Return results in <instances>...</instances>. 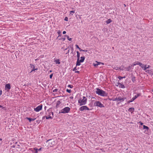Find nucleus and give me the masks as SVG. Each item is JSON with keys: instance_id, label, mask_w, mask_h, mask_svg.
Instances as JSON below:
<instances>
[{"instance_id": "nucleus-28", "label": "nucleus", "mask_w": 153, "mask_h": 153, "mask_svg": "<svg viewBox=\"0 0 153 153\" xmlns=\"http://www.w3.org/2000/svg\"><path fill=\"white\" fill-rule=\"evenodd\" d=\"M131 80L133 82H134L135 81V77L134 76H133L132 77Z\"/></svg>"}, {"instance_id": "nucleus-6", "label": "nucleus", "mask_w": 153, "mask_h": 153, "mask_svg": "<svg viewBox=\"0 0 153 153\" xmlns=\"http://www.w3.org/2000/svg\"><path fill=\"white\" fill-rule=\"evenodd\" d=\"M140 94H138L137 95H135L134 97L132 98L131 100H129L127 102L128 103H129L131 102H133L134 100L136 98H137L138 97L140 96Z\"/></svg>"}, {"instance_id": "nucleus-48", "label": "nucleus", "mask_w": 153, "mask_h": 153, "mask_svg": "<svg viewBox=\"0 0 153 153\" xmlns=\"http://www.w3.org/2000/svg\"><path fill=\"white\" fill-rule=\"evenodd\" d=\"M70 98L71 99H73V96H71L70 97Z\"/></svg>"}, {"instance_id": "nucleus-50", "label": "nucleus", "mask_w": 153, "mask_h": 153, "mask_svg": "<svg viewBox=\"0 0 153 153\" xmlns=\"http://www.w3.org/2000/svg\"><path fill=\"white\" fill-rule=\"evenodd\" d=\"M83 51H84L85 52H86L87 51L86 50H83Z\"/></svg>"}, {"instance_id": "nucleus-42", "label": "nucleus", "mask_w": 153, "mask_h": 153, "mask_svg": "<svg viewBox=\"0 0 153 153\" xmlns=\"http://www.w3.org/2000/svg\"><path fill=\"white\" fill-rule=\"evenodd\" d=\"M77 70V69L76 68V67H75V68H74L73 69V71H75V70Z\"/></svg>"}, {"instance_id": "nucleus-60", "label": "nucleus", "mask_w": 153, "mask_h": 153, "mask_svg": "<svg viewBox=\"0 0 153 153\" xmlns=\"http://www.w3.org/2000/svg\"><path fill=\"white\" fill-rule=\"evenodd\" d=\"M152 91L153 92V91Z\"/></svg>"}, {"instance_id": "nucleus-3", "label": "nucleus", "mask_w": 153, "mask_h": 153, "mask_svg": "<svg viewBox=\"0 0 153 153\" xmlns=\"http://www.w3.org/2000/svg\"><path fill=\"white\" fill-rule=\"evenodd\" d=\"M70 108L68 107H66L62 109L59 112V113H66L69 112L70 111Z\"/></svg>"}, {"instance_id": "nucleus-16", "label": "nucleus", "mask_w": 153, "mask_h": 153, "mask_svg": "<svg viewBox=\"0 0 153 153\" xmlns=\"http://www.w3.org/2000/svg\"><path fill=\"white\" fill-rule=\"evenodd\" d=\"M26 119L28 120L30 122H31L32 121H34L36 119V118L32 119L29 117H26Z\"/></svg>"}, {"instance_id": "nucleus-43", "label": "nucleus", "mask_w": 153, "mask_h": 153, "mask_svg": "<svg viewBox=\"0 0 153 153\" xmlns=\"http://www.w3.org/2000/svg\"><path fill=\"white\" fill-rule=\"evenodd\" d=\"M62 33L63 34H65L66 33V32L65 31H64Z\"/></svg>"}, {"instance_id": "nucleus-4", "label": "nucleus", "mask_w": 153, "mask_h": 153, "mask_svg": "<svg viewBox=\"0 0 153 153\" xmlns=\"http://www.w3.org/2000/svg\"><path fill=\"white\" fill-rule=\"evenodd\" d=\"M47 143H48L49 146L50 147H52L53 145H55L56 143L53 140H49L47 141Z\"/></svg>"}, {"instance_id": "nucleus-29", "label": "nucleus", "mask_w": 153, "mask_h": 153, "mask_svg": "<svg viewBox=\"0 0 153 153\" xmlns=\"http://www.w3.org/2000/svg\"><path fill=\"white\" fill-rule=\"evenodd\" d=\"M55 62L56 64H59L60 63L59 59L56 60Z\"/></svg>"}, {"instance_id": "nucleus-13", "label": "nucleus", "mask_w": 153, "mask_h": 153, "mask_svg": "<svg viewBox=\"0 0 153 153\" xmlns=\"http://www.w3.org/2000/svg\"><path fill=\"white\" fill-rule=\"evenodd\" d=\"M80 58H81L80 59H79V60L80 61V62H84V60H85V57H84V56H81L80 57Z\"/></svg>"}, {"instance_id": "nucleus-32", "label": "nucleus", "mask_w": 153, "mask_h": 153, "mask_svg": "<svg viewBox=\"0 0 153 153\" xmlns=\"http://www.w3.org/2000/svg\"><path fill=\"white\" fill-rule=\"evenodd\" d=\"M138 65H140V66L141 67V68H142V66H143V65H144L143 64H142V63H141L139 62V64Z\"/></svg>"}, {"instance_id": "nucleus-53", "label": "nucleus", "mask_w": 153, "mask_h": 153, "mask_svg": "<svg viewBox=\"0 0 153 153\" xmlns=\"http://www.w3.org/2000/svg\"><path fill=\"white\" fill-rule=\"evenodd\" d=\"M118 69H121L120 68H117V69H116V70H118Z\"/></svg>"}, {"instance_id": "nucleus-52", "label": "nucleus", "mask_w": 153, "mask_h": 153, "mask_svg": "<svg viewBox=\"0 0 153 153\" xmlns=\"http://www.w3.org/2000/svg\"><path fill=\"white\" fill-rule=\"evenodd\" d=\"M69 50H68V52L66 53V54H67L68 53H69Z\"/></svg>"}, {"instance_id": "nucleus-40", "label": "nucleus", "mask_w": 153, "mask_h": 153, "mask_svg": "<svg viewBox=\"0 0 153 153\" xmlns=\"http://www.w3.org/2000/svg\"><path fill=\"white\" fill-rule=\"evenodd\" d=\"M53 74H51L50 75V78L51 79L52 78V76H53Z\"/></svg>"}, {"instance_id": "nucleus-56", "label": "nucleus", "mask_w": 153, "mask_h": 153, "mask_svg": "<svg viewBox=\"0 0 153 153\" xmlns=\"http://www.w3.org/2000/svg\"><path fill=\"white\" fill-rule=\"evenodd\" d=\"M63 40H65V38H63Z\"/></svg>"}, {"instance_id": "nucleus-44", "label": "nucleus", "mask_w": 153, "mask_h": 153, "mask_svg": "<svg viewBox=\"0 0 153 153\" xmlns=\"http://www.w3.org/2000/svg\"><path fill=\"white\" fill-rule=\"evenodd\" d=\"M139 123H140V124L141 125H142L143 124V123H142L141 122H139Z\"/></svg>"}, {"instance_id": "nucleus-24", "label": "nucleus", "mask_w": 153, "mask_h": 153, "mask_svg": "<svg viewBox=\"0 0 153 153\" xmlns=\"http://www.w3.org/2000/svg\"><path fill=\"white\" fill-rule=\"evenodd\" d=\"M65 37H67V38L68 39V40H69V41H71V40H72V39H71V38H69V36H68V35H65Z\"/></svg>"}, {"instance_id": "nucleus-22", "label": "nucleus", "mask_w": 153, "mask_h": 153, "mask_svg": "<svg viewBox=\"0 0 153 153\" xmlns=\"http://www.w3.org/2000/svg\"><path fill=\"white\" fill-rule=\"evenodd\" d=\"M139 62H134V63L132 65H133L132 66L133 67L135 66L136 65H139Z\"/></svg>"}, {"instance_id": "nucleus-23", "label": "nucleus", "mask_w": 153, "mask_h": 153, "mask_svg": "<svg viewBox=\"0 0 153 153\" xmlns=\"http://www.w3.org/2000/svg\"><path fill=\"white\" fill-rule=\"evenodd\" d=\"M53 112H50L49 113L48 115H49V116H52V117H53Z\"/></svg>"}, {"instance_id": "nucleus-21", "label": "nucleus", "mask_w": 153, "mask_h": 153, "mask_svg": "<svg viewBox=\"0 0 153 153\" xmlns=\"http://www.w3.org/2000/svg\"><path fill=\"white\" fill-rule=\"evenodd\" d=\"M147 65H143V66H142V69H143V70H146L147 69V68H146V66H147Z\"/></svg>"}, {"instance_id": "nucleus-5", "label": "nucleus", "mask_w": 153, "mask_h": 153, "mask_svg": "<svg viewBox=\"0 0 153 153\" xmlns=\"http://www.w3.org/2000/svg\"><path fill=\"white\" fill-rule=\"evenodd\" d=\"M94 104L95 105L97 106H98L100 108H102L104 107L103 105L99 101H96L94 103Z\"/></svg>"}, {"instance_id": "nucleus-58", "label": "nucleus", "mask_w": 153, "mask_h": 153, "mask_svg": "<svg viewBox=\"0 0 153 153\" xmlns=\"http://www.w3.org/2000/svg\"><path fill=\"white\" fill-rule=\"evenodd\" d=\"M120 102H118V104H119V103H120Z\"/></svg>"}, {"instance_id": "nucleus-9", "label": "nucleus", "mask_w": 153, "mask_h": 153, "mask_svg": "<svg viewBox=\"0 0 153 153\" xmlns=\"http://www.w3.org/2000/svg\"><path fill=\"white\" fill-rule=\"evenodd\" d=\"M103 64L102 62H98L96 61L95 63H94L93 64L94 66L95 67H97L99 65H103Z\"/></svg>"}, {"instance_id": "nucleus-30", "label": "nucleus", "mask_w": 153, "mask_h": 153, "mask_svg": "<svg viewBox=\"0 0 153 153\" xmlns=\"http://www.w3.org/2000/svg\"><path fill=\"white\" fill-rule=\"evenodd\" d=\"M114 101H117V102H118V97H116V98H115L114 100Z\"/></svg>"}, {"instance_id": "nucleus-45", "label": "nucleus", "mask_w": 153, "mask_h": 153, "mask_svg": "<svg viewBox=\"0 0 153 153\" xmlns=\"http://www.w3.org/2000/svg\"><path fill=\"white\" fill-rule=\"evenodd\" d=\"M0 108H4V107H3L2 105H0Z\"/></svg>"}, {"instance_id": "nucleus-55", "label": "nucleus", "mask_w": 153, "mask_h": 153, "mask_svg": "<svg viewBox=\"0 0 153 153\" xmlns=\"http://www.w3.org/2000/svg\"><path fill=\"white\" fill-rule=\"evenodd\" d=\"M2 140V139H1V138H0V141L1 140Z\"/></svg>"}, {"instance_id": "nucleus-1", "label": "nucleus", "mask_w": 153, "mask_h": 153, "mask_svg": "<svg viewBox=\"0 0 153 153\" xmlns=\"http://www.w3.org/2000/svg\"><path fill=\"white\" fill-rule=\"evenodd\" d=\"M87 100V99L85 97L83 96L82 99L81 98L78 100V102L79 103V105L81 106L85 105L86 103Z\"/></svg>"}, {"instance_id": "nucleus-46", "label": "nucleus", "mask_w": 153, "mask_h": 153, "mask_svg": "<svg viewBox=\"0 0 153 153\" xmlns=\"http://www.w3.org/2000/svg\"><path fill=\"white\" fill-rule=\"evenodd\" d=\"M75 73H79V71H75Z\"/></svg>"}, {"instance_id": "nucleus-54", "label": "nucleus", "mask_w": 153, "mask_h": 153, "mask_svg": "<svg viewBox=\"0 0 153 153\" xmlns=\"http://www.w3.org/2000/svg\"><path fill=\"white\" fill-rule=\"evenodd\" d=\"M122 78H123V79L125 78H126V76H123V77H122Z\"/></svg>"}, {"instance_id": "nucleus-38", "label": "nucleus", "mask_w": 153, "mask_h": 153, "mask_svg": "<svg viewBox=\"0 0 153 153\" xmlns=\"http://www.w3.org/2000/svg\"><path fill=\"white\" fill-rule=\"evenodd\" d=\"M75 46L77 48H78L79 50H80V48L79 47L78 45H75Z\"/></svg>"}, {"instance_id": "nucleus-59", "label": "nucleus", "mask_w": 153, "mask_h": 153, "mask_svg": "<svg viewBox=\"0 0 153 153\" xmlns=\"http://www.w3.org/2000/svg\"><path fill=\"white\" fill-rule=\"evenodd\" d=\"M67 48H66V49H65V50H67Z\"/></svg>"}, {"instance_id": "nucleus-7", "label": "nucleus", "mask_w": 153, "mask_h": 153, "mask_svg": "<svg viewBox=\"0 0 153 153\" xmlns=\"http://www.w3.org/2000/svg\"><path fill=\"white\" fill-rule=\"evenodd\" d=\"M42 105H40L36 108H34V110L36 112H38L40 110H41L42 109Z\"/></svg>"}, {"instance_id": "nucleus-26", "label": "nucleus", "mask_w": 153, "mask_h": 153, "mask_svg": "<svg viewBox=\"0 0 153 153\" xmlns=\"http://www.w3.org/2000/svg\"><path fill=\"white\" fill-rule=\"evenodd\" d=\"M111 22V20L110 19H108L106 21V23L107 24H108Z\"/></svg>"}, {"instance_id": "nucleus-51", "label": "nucleus", "mask_w": 153, "mask_h": 153, "mask_svg": "<svg viewBox=\"0 0 153 153\" xmlns=\"http://www.w3.org/2000/svg\"><path fill=\"white\" fill-rule=\"evenodd\" d=\"M80 51H83V50H82V49H81V48H80V50H79Z\"/></svg>"}, {"instance_id": "nucleus-19", "label": "nucleus", "mask_w": 153, "mask_h": 153, "mask_svg": "<svg viewBox=\"0 0 153 153\" xmlns=\"http://www.w3.org/2000/svg\"><path fill=\"white\" fill-rule=\"evenodd\" d=\"M80 62H80L79 60H77L76 65V66L80 65Z\"/></svg>"}, {"instance_id": "nucleus-35", "label": "nucleus", "mask_w": 153, "mask_h": 153, "mask_svg": "<svg viewBox=\"0 0 153 153\" xmlns=\"http://www.w3.org/2000/svg\"><path fill=\"white\" fill-rule=\"evenodd\" d=\"M68 87L70 88H72L73 87V86L72 85H68Z\"/></svg>"}, {"instance_id": "nucleus-8", "label": "nucleus", "mask_w": 153, "mask_h": 153, "mask_svg": "<svg viewBox=\"0 0 153 153\" xmlns=\"http://www.w3.org/2000/svg\"><path fill=\"white\" fill-rule=\"evenodd\" d=\"M79 110L81 111H82L84 110H89L90 109L86 106H83L81 107Z\"/></svg>"}, {"instance_id": "nucleus-2", "label": "nucleus", "mask_w": 153, "mask_h": 153, "mask_svg": "<svg viewBox=\"0 0 153 153\" xmlns=\"http://www.w3.org/2000/svg\"><path fill=\"white\" fill-rule=\"evenodd\" d=\"M96 89L97 91H96V93L98 95L101 96H107V94L105 91L99 88H97Z\"/></svg>"}, {"instance_id": "nucleus-47", "label": "nucleus", "mask_w": 153, "mask_h": 153, "mask_svg": "<svg viewBox=\"0 0 153 153\" xmlns=\"http://www.w3.org/2000/svg\"><path fill=\"white\" fill-rule=\"evenodd\" d=\"M1 94H2V91L1 90H0V96Z\"/></svg>"}, {"instance_id": "nucleus-39", "label": "nucleus", "mask_w": 153, "mask_h": 153, "mask_svg": "<svg viewBox=\"0 0 153 153\" xmlns=\"http://www.w3.org/2000/svg\"><path fill=\"white\" fill-rule=\"evenodd\" d=\"M57 33H58V34L59 35H60V33H61V32H60V31L59 30L58 31V32H57Z\"/></svg>"}, {"instance_id": "nucleus-17", "label": "nucleus", "mask_w": 153, "mask_h": 153, "mask_svg": "<svg viewBox=\"0 0 153 153\" xmlns=\"http://www.w3.org/2000/svg\"><path fill=\"white\" fill-rule=\"evenodd\" d=\"M35 151V153H38V151H41V148H40L39 149H38L37 148H34L33 149Z\"/></svg>"}, {"instance_id": "nucleus-57", "label": "nucleus", "mask_w": 153, "mask_h": 153, "mask_svg": "<svg viewBox=\"0 0 153 153\" xmlns=\"http://www.w3.org/2000/svg\"><path fill=\"white\" fill-rule=\"evenodd\" d=\"M72 50H73V48H72Z\"/></svg>"}, {"instance_id": "nucleus-20", "label": "nucleus", "mask_w": 153, "mask_h": 153, "mask_svg": "<svg viewBox=\"0 0 153 153\" xmlns=\"http://www.w3.org/2000/svg\"><path fill=\"white\" fill-rule=\"evenodd\" d=\"M30 66H31V67L32 68H33V69L31 70V71L30 72H32L33 71H35V70H37V69H34V66L33 65H30Z\"/></svg>"}, {"instance_id": "nucleus-31", "label": "nucleus", "mask_w": 153, "mask_h": 153, "mask_svg": "<svg viewBox=\"0 0 153 153\" xmlns=\"http://www.w3.org/2000/svg\"><path fill=\"white\" fill-rule=\"evenodd\" d=\"M66 91L69 93H70L71 92V89H67Z\"/></svg>"}, {"instance_id": "nucleus-49", "label": "nucleus", "mask_w": 153, "mask_h": 153, "mask_svg": "<svg viewBox=\"0 0 153 153\" xmlns=\"http://www.w3.org/2000/svg\"><path fill=\"white\" fill-rule=\"evenodd\" d=\"M150 67V66L149 65H148V67H146L147 69V68H149Z\"/></svg>"}, {"instance_id": "nucleus-25", "label": "nucleus", "mask_w": 153, "mask_h": 153, "mask_svg": "<svg viewBox=\"0 0 153 153\" xmlns=\"http://www.w3.org/2000/svg\"><path fill=\"white\" fill-rule=\"evenodd\" d=\"M53 117L52 116H49V115H48V116H46V118L47 119H52L53 118Z\"/></svg>"}, {"instance_id": "nucleus-11", "label": "nucleus", "mask_w": 153, "mask_h": 153, "mask_svg": "<svg viewBox=\"0 0 153 153\" xmlns=\"http://www.w3.org/2000/svg\"><path fill=\"white\" fill-rule=\"evenodd\" d=\"M5 89H7L9 90L10 88V84H7L5 86Z\"/></svg>"}, {"instance_id": "nucleus-41", "label": "nucleus", "mask_w": 153, "mask_h": 153, "mask_svg": "<svg viewBox=\"0 0 153 153\" xmlns=\"http://www.w3.org/2000/svg\"><path fill=\"white\" fill-rule=\"evenodd\" d=\"M57 90H58L57 89H55L53 90V92H55L57 91Z\"/></svg>"}, {"instance_id": "nucleus-34", "label": "nucleus", "mask_w": 153, "mask_h": 153, "mask_svg": "<svg viewBox=\"0 0 153 153\" xmlns=\"http://www.w3.org/2000/svg\"><path fill=\"white\" fill-rule=\"evenodd\" d=\"M121 86V87L122 88H125V86H124V85L122 84H121L120 83L119 84Z\"/></svg>"}, {"instance_id": "nucleus-18", "label": "nucleus", "mask_w": 153, "mask_h": 153, "mask_svg": "<svg viewBox=\"0 0 153 153\" xmlns=\"http://www.w3.org/2000/svg\"><path fill=\"white\" fill-rule=\"evenodd\" d=\"M76 53H77V60H79V57H80V53L78 51H77L76 52Z\"/></svg>"}, {"instance_id": "nucleus-12", "label": "nucleus", "mask_w": 153, "mask_h": 153, "mask_svg": "<svg viewBox=\"0 0 153 153\" xmlns=\"http://www.w3.org/2000/svg\"><path fill=\"white\" fill-rule=\"evenodd\" d=\"M133 65H131V66H129L128 67L125 68V69L126 70H127L128 71H129L133 67L132 66Z\"/></svg>"}, {"instance_id": "nucleus-14", "label": "nucleus", "mask_w": 153, "mask_h": 153, "mask_svg": "<svg viewBox=\"0 0 153 153\" xmlns=\"http://www.w3.org/2000/svg\"><path fill=\"white\" fill-rule=\"evenodd\" d=\"M61 103L60 100H58L56 104V107L58 108L59 105Z\"/></svg>"}, {"instance_id": "nucleus-37", "label": "nucleus", "mask_w": 153, "mask_h": 153, "mask_svg": "<svg viewBox=\"0 0 153 153\" xmlns=\"http://www.w3.org/2000/svg\"><path fill=\"white\" fill-rule=\"evenodd\" d=\"M64 20L67 21H68V18L67 17H65Z\"/></svg>"}, {"instance_id": "nucleus-36", "label": "nucleus", "mask_w": 153, "mask_h": 153, "mask_svg": "<svg viewBox=\"0 0 153 153\" xmlns=\"http://www.w3.org/2000/svg\"><path fill=\"white\" fill-rule=\"evenodd\" d=\"M118 78L120 79V80H121V79H123V78H122V76H119L118 77Z\"/></svg>"}, {"instance_id": "nucleus-10", "label": "nucleus", "mask_w": 153, "mask_h": 153, "mask_svg": "<svg viewBox=\"0 0 153 153\" xmlns=\"http://www.w3.org/2000/svg\"><path fill=\"white\" fill-rule=\"evenodd\" d=\"M126 99V98L125 97L122 98L120 97H118V102H121L122 101H123Z\"/></svg>"}, {"instance_id": "nucleus-33", "label": "nucleus", "mask_w": 153, "mask_h": 153, "mask_svg": "<svg viewBox=\"0 0 153 153\" xmlns=\"http://www.w3.org/2000/svg\"><path fill=\"white\" fill-rule=\"evenodd\" d=\"M75 12V11H71L70 12V14H71L72 15H73V13H74Z\"/></svg>"}, {"instance_id": "nucleus-27", "label": "nucleus", "mask_w": 153, "mask_h": 153, "mask_svg": "<svg viewBox=\"0 0 153 153\" xmlns=\"http://www.w3.org/2000/svg\"><path fill=\"white\" fill-rule=\"evenodd\" d=\"M143 128L144 129H146L147 130H148L149 128L148 126H146L145 125H143Z\"/></svg>"}, {"instance_id": "nucleus-15", "label": "nucleus", "mask_w": 153, "mask_h": 153, "mask_svg": "<svg viewBox=\"0 0 153 153\" xmlns=\"http://www.w3.org/2000/svg\"><path fill=\"white\" fill-rule=\"evenodd\" d=\"M134 108H129L128 110L129 111L131 112L132 113L134 111Z\"/></svg>"}]
</instances>
